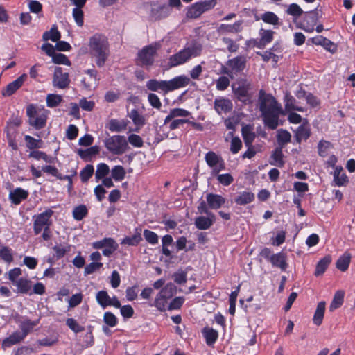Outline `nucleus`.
I'll return each mask as SVG.
<instances>
[{"instance_id": "obj_59", "label": "nucleus", "mask_w": 355, "mask_h": 355, "mask_svg": "<svg viewBox=\"0 0 355 355\" xmlns=\"http://www.w3.org/2000/svg\"><path fill=\"white\" fill-rule=\"evenodd\" d=\"M52 60L57 64H64L67 66H71V61L67 56L60 53H55L52 57Z\"/></svg>"}, {"instance_id": "obj_61", "label": "nucleus", "mask_w": 355, "mask_h": 355, "mask_svg": "<svg viewBox=\"0 0 355 355\" xmlns=\"http://www.w3.org/2000/svg\"><path fill=\"white\" fill-rule=\"evenodd\" d=\"M185 299L184 297H175L173 298L168 305V310H179L183 305Z\"/></svg>"}, {"instance_id": "obj_10", "label": "nucleus", "mask_w": 355, "mask_h": 355, "mask_svg": "<svg viewBox=\"0 0 355 355\" xmlns=\"http://www.w3.org/2000/svg\"><path fill=\"white\" fill-rule=\"evenodd\" d=\"M275 32L272 30L260 28L259 31V39L252 38L246 41V45L251 47H257L260 49H264L274 40Z\"/></svg>"}, {"instance_id": "obj_58", "label": "nucleus", "mask_w": 355, "mask_h": 355, "mask_svg": "<svg viewBox=\"0 0 355 355\" xmlns=\"http://www.w3.org/2000/svg\"><path fill=\"white\" fill-rule=\"evenodd\" d=\"M203 12L198 3V2L193 3L187 12V17L189 18H198L199 17Z\"/></svg>"}, {"instance_id": "obj_2", "label": "nucleus", "mask_w": 355, "mask_h": 355, "mask_svg": "<svg viewBox=\"0 0 355 355\" xmlns=\"http://www.w3.org/2000/svg\"><path fill=\"white\" fill-rule=\"evenodd\" d=\"M89 54L97 67L105 65L110 54L108 39L103 34L96 33L89 40Z\"/></svg>"}, {"instance_id": "obj_57", "label": "nucleus", "mask_w": 355, "mask_h": 355, "mask_svg": "<svg viewBox=\"0 0 355 355\" xmlns=\"http://www.w3.org/2000/svg\"><path fill=\"white\" fill-rule=\"evenodd\" d=\"M83 8H74L72 11L73 17L78 26L81 27L84 24V12Z\"/></svg>"}, {"instance_id": "obj_30", "label": "nucleus", "mask_w": 355, "mask_h": 355, "mask_svg": "<svg viewBox=\"0 0 355 355\" xmlns=\"http://www.w3.org/2000/svg\"><path fill=\"white\" fill-rule=\"evenodd\" d=\"M260 19H262V21L268 24L272 25V26H279V18L278 16L273 12L271 11H266L264 13H263L261 16V17H259L257 16L255 17L256 21L259 20Z\"/></svg>"}, {"instance_id": "obj_41", "label": "nucleus", "mask_w": 355, "mask_h": 355, "mask_svg": "<svg viewBox=\"0 0 355 355\" xmlns=\"http://www.w3.org/2000/svg\"><path fill=\"white\" fill-rule=\"evenodd\" d=\"M128 116L132 119L133 123L139 128L143 127L146 123V119L144 116L139 114L137 109L131 110L128 114Z\"/></svg>"}, {"instance_id": "obj_9", "label": "nucleus", "mask_w": 355, "mask_h": 355, "mask_svg": "<svg viewBox=\"0 0 355 355\" xmlns=\"http://www.w3.org/2000/svg\"><path fill=\"white\" fill-rule=\"evenodd\" d=\"M26 115L28 117V124L36 130L42 129L46 126L47 116L44 114H39L35 105L31 104L27 106Z\"/></svg>"}, {"instance_id": "obj_23", "label": "nucleus", "mask_w": 355, "mask_h": 355, "mask_svg": "<svg viewBox=\"0 0 355 355\" xmlns=\"http://www.w3.org/2000/svg\"><path fill=\"white\" fill-rule=\"evenodd\" d=\"M334 182L338 187L345 186L349 182V178L341 166H336L334 172Z\"/></svg>"}, {"instance_id": "obj_50", "label": "nucleus", "mask_w": 355, "mask_h": 355, "mask_svg": "<svg viewBox=\"0 0 355 355\" xmlns=\"http://www.w3.org/2000/svg\"><path fill=\"white\" fill-rule=\"evenodd\" d=\"M94 172V166L92 164H87L80 172V178L82 182H87L92 178Z\"/></svg>"}, {"instance_id": "obj_36", "label": "nucleus", "mask_w": 355, "mask_h": 355, "mask_svg": "<svg viewBox=\"0 0 355 355\" xmlns=\"http://www.w3.org/2000/svg\"><path fill=\"white\" fill-rule=\"evenodd\" d=\"M242 137L245 146H251L256 137L255 133L250 125H245L241 129Z\"/></svg>"}, {"instance_id": "obj_60", "label": "nucleus", "mask_w": 355, "mask_h": 355, "mask_svg": "<svg viewBox=\"0 0 355 355\" xmlns=\"http://www.w3.org/2000/svg\"><path fill=\"white\" fill-rule=\"evenodd\" d=\"M66 324L71 331L75 333L82 332L85 330V327L80 325L78 322L72 318L67 319Z\"/></svg>"}, {"instance_id": "obj_21", "label": "nucleus", "mask_w": 355, "mask_h": 355, "mask_svg": "<svg viewBox=\"0 0 355 355\" xmlns=\"http://www.w3.org/2000/svg\"><path fill=\"white\" fill-rule=\"evenodd\" d=\"M242 24H243V21L241 20L236 21L233 24H222L218 28V32L220 34H225V33L236 34L241 31Z\"/></svg>"}, {"instance_id": "obj_38", "label": "nucleus", "mask_w": 355, "mask_h": 355, "mask_svg": "<svg viewBox=\"0 0 355 355\" xmlns=\"http://www.w3.org/2000/svg\"><path fill=\"white\" fill-rule=\"evenodd\" d=\"M168 300L162 294L158 293L155 297L153 303L151 304L150 306L156 307L157 309L161 312H164L168 309Z\"/></svg>"}, {"instance_id": "obj_25", "label": "nucleus", "mask_w": 355, "mask_h": 355, "mask_svg": "<svg viewBox=\"0 0 355 355\" xmlns=\"http://www.w3.org/2000/svg\"><path fill=\"white\" fill-rule=\"evenodd\" d=\"M270 262L272 266L279 268L282 271H285L288 267L286 255L282 252L273 254Z\"/></svg>"}, {"instance_id": "obj_35", "label": "nucleus", "mask_w": 355, "mask_h": 355, "mask_svg": "<svg viewBox=\"0 0 355 355\" xmlns=\"http://www.w3.org/2000/svg\"><path fill=\"white\" fill-rule=\"evenodd\" d=\"M277 141L278 147L284 148L287 144L291 141V133L284 129H279L277 134Z\"/></svg>"}, {"instance_id": "obj_39", "label": "nucleus", "mask_w": 355, "mask_h": 355, "mask_svg": "<svg viewBox=\"0 0 355 355\" xmlns=\"http://www.w3.org/2000/svg\"><path fill=\"white\" fill-rule=\"evenodd\" d=\"M345 293L343 291H337L334 296V298L330 304L329 310L334 311V310L340 307L344 302Z\"/></svg>"}, {"instance_id": "obj_64", "label": "nucleus", "mask_w": 355, "mask_h": 355, "mask_svg": "<svg viewBox=\"0 0 355 355\" xmlns=\"http://www.w3.org/2000/svg\"><path fill=\"white\" fill-rule=\"evenodd\" d=\"M230 85V80L227 76H220L216 81V87L218 91L225 90Z\"/></svg>"}, {"instance_id": "obj_28", "label": "nucleus", "mask_w": 355, "mask_h": 355, "mask_svg": "<svg viewBox=\"0 0 355 355\" xmlns=\"http://www.w3.org/2000/svg\"><path fill=\"white\" fill-rule=\"evenodd\" d=\"M283 148L276 147L272 151L270 161V164L273 166L282 168L284 166L285 162L284 160V155L282 153Z\"/></svg>"}, {"instance_id": "obj_1", "label": "nucleus", "mask_w": 355, "mask_h": 355, "mask_svg": "<svg viewBox=\"0 0 355 355\" xmlns=\"http://www.w3.org/2000/svg\"><path fill=\"white\" fill-rule=\"evenodd\" d=\"M259 111L263 123L270 130H275L279 125L280 115H284L282 105L270 94H266L263 89L259 92Z\"/></svg>"}, {"instance_id": "obj_54", "label": "nucleus", "mask_w": 355, "mask_h": 355, "mask_svg": "<svg viewBox=\"0 0 355 355\" xmlns=\"http://www.w3.org/2000/svg\"><path fill=\"white\" fill-rule=\"evenodd\" d=\"M110 168L107 164L104 163H101L97 165V169L95 173V178L97 180L103 179L105 178V176L109 173Z\"/></svg>"}, {"instance_id": "obj_17", "label": "nucleus", "mask_w": 355, "mask_h": 355, "mask_svg": "<svg viewBox=\"0 0 355 355\" xmlns=\"http://www.w3.org/2000/svg\"><path fill=\"white\" fill-rule=\"evenodd\" d=\"M171 8L167 4H163L156 8H153L150 10V16L155 20H160L166 18L170 15Z\"/></svg>"}, {"instance_id": "obj_46", "label": "nucleus", "mask_w": 355, "mask_h": 355, "mask_svg": "<svg viewBox=\"0 0 355 355\" xmlns=\"http://www.w3.org/2000/svg\"><path fill=\"white\" fill-rule=\"evenodd\" d=\"M167 300L173 297L177 293V286L171 282L166 284L159 292Z\"/></svg>"}, {"instance_id": "obj_53", "label": "nucleus", "mask_w": 355, "mask_h": 355, "mask_svg": "<svg viewBox=\"0 0 355 355\" xmlns=\"http://www.w3.org/2000/svg\"><path fill=\"white\" fill-rule=\"evenodd\" d=\"M62 101V98L59 94H49L46 96V105L49 107H55Z\"/></svg>"}, {"instance_id": "obj_49", "label": "nucleus", "mask_w": 355, "mask_h": 355, "mask_svg": "<svg viewBox=\"0 0 355 355\" xmlns=\"http://www.w3.org/2000/svg\"><path fill=\"white\" fill-rule=\"evenodd\" d=\"M286 13L288 15L293 16L294 17L293 19L298 21V17L304 13V11L298 4L293 3L288 6L286 10Z\"/></svg>"}, {"instance_id": "obj_5", "label": "nucleus", "mask_w": 355, "mask_h": 355, "mask_svg": "<svg viewBox=\"0 0 355 355\" xmlns=\"http://www.w3.org/2000/svg\"><path fill=\"white\" fill-rule=\"evenodd\" d=\"M247 60L243 55H237L226 62V65L221 67V73L234 78L246 67Z\"/></svg>"}, {"instance_id": "obj_4", "label": "nucleus", "mask_w": 355, "mask_h": 355, "mask_svg": "<svg viewBox=\"0 0 355 355\" xmlns=\"http://www.w3.org/2000/svg\"><path fill=\"white\" fill-rule=\"evenodd\" d=\"M202 48L198 45H191L185 47L178 53L172 55L168 58V66L170 67H177L188 62L191 58L199 56Z\"/></svg>"}, {"instance_id": "obj_48", "label": "nucleus", "mask_w": 355, "mask_h": 355, "mask_svg": "<svg viewBox=\"0 0 355 355\" xmlns=\"http://www.w3.org/2000/svg\"><path fill=\"white\" fill-rule=\"evenodd\" d=\"M24 140L26 147L30 150L40 148L43 146L42 139H37L30 135H25Z\"/></svg>"}, {"instance_id": "obj_37", "label": "nucleus", "mask_w": 355, "mask_h": 355, "mask_svg": "<svg viewBox=\"0 0 355 355\" xmlns=\"http://www.w3.org/2000/svg\"><path fill=\"white\" fill-rule=\"evenodd\" d=\"M351 261V254L345 252L343 255H341L336 261V268L342 272L346 271L350 264Z\"/></svg>"}, {"instance_id": "obj_44", "label": "nucleus", "mask_w": 355, "mask_h": 355, "mask_svg": "<svg viewBox=\"0 0 355 355\" xmlns=\"http://www.w3.org/2000/svg\"><path fill=\"white\" fill-rule=\"evenodd\" d=\"M110 298L108 293L104 290L99 291L96 294V300L103 309L109 306Z\"/></svg>"}, {"instance_id": "obj_18", "label": "nucleus", "mask_w": 355, "mask_h": 355, "mask_svg": "<svg viewBox=\"0 0 355 355\" xmlns=\"http://www.w3.org/2000/svg\"><path fill=\"white\" fill-rule=\"evenodd\" d=\"M233 105L232 101L225 98H216L214 101V109L219 114L227 113L232 110Z\"/></svg>"}, {"instance_id": "obj_14", "label": "nucleus", "mask_w": 355, "mask_h": 355, "mask_svg": "<svg viewBox=\"0 0 355 355\" xmlns=\"http://www.w3.org/2000/svg\"><path fill=\"white\" fill-rule=\"evenodd\" d=\"M216 221L215 215L213 213L208 214L207 216H198L195 218L194 224L200 230H208Z\"/></svg>"}, {"instance_id": "obj_43", "label": "nucleus", "mask_w": 355, "mask_h": 355, "mask_svg": "<svg viewBox=\"0 0 355 355\" xmlns=\"http://www.w3.org/2000/svg\"><path fill=\"white\" fill-rule=\"evenodd\" d=\"M37 324V322L32 321L28 318L21 321L20 324L21 331L19 333L26 338Z\"/></svg>"}, {"instance_id": "obj_34", "label": "nucleus", "mask_w": 355, "mask_h": 355, "mask_svg": "<svg viewBox=\"0 0 355 355\" xmlns=\"http://www.w3.org/2000/svg\"><path fill=\"white\" fill-rule=\"evenodd\" d=\"M325 305L326 304L323 301L320 302L317 305V308L313 318V322L317 326H320L322 322L325 311Z\"/></svg>"}, {"instance_id": "obj_45", "label": "nucleus", "mask_w": 355, "mask_h": 355, "mask_svg": "<svg viewBox=\"0 0 355 355\" xmlns=\"http://www.w3.org/2000/svg\"><path fill=\"white\" fill-rule=\"evenodd\" d=\"M222 157L220 155H218L214 151H209L205 154V159L210 168H215L217 166L218 162L221 159Z\"/></svg>"}, {"instance_id": "obj_6", "label": "nucleus", "mask_w": 355, "mask_h": 355, "mask_svg": "<svg viewBox=\"0 0 355 355\" xmlns=\"http://www.w3.org/2000/svg\"><path fill=\"white\" fill-rule=\"evenodd\" d=\"M104 144L107 150L115 155H121L129 148L128 141L122 135L110 136L105 140Z\"/></svg>"}, {"instance_id": "obj_29", "label": "nucleus", "mask_w": 355, "mask_h": 355, "mask_svg": "<svg viewBox=\"0 0 355 355\" xmlns=\"http://www.w3.org/2000/svg\"><path fill=\"white\" fill-rule=\"evenodd\" d=\"M284 107L286 112H291L296 110L299 112H304V108L298 107L295 105V98L288 92H286L284 96Z\"/></svg>"}, {"instance_id": "obj_40", "label": "nucleus", "mask_w": 355, "mask_h": 355, "mask_svg": "<svg viewBox=\"0 0 355 355\" xmlns=\"http://www.w3.org/2000/svg\"><path fill=\"white\" fill-rule=\"evenodd\" d=\"M330 263L331 257L329 256H326L321 259L316 265L314 275L316 277L323 275Z\"/></svg>"}, {"instance_id": "obj_47", "label": "nucleus", "mask_w": 355, "mask_h": 355, "mask_svg": "<svg viewBox=\"0 0 355 355\" xmlns=\"http://www.w3.org/2000/svg\"><path fill=\"white\" fill-rule=\"evenodd\" d=\"M60 37L61 34L55 25H53L49 31H46L43 34V39L44 40H50L53 42H58Z\"/></svg>"}, {"instance_id": "obj_3", "label": "nucleus", "mask_w": 355, "mask_h": 355, "mask_svg": "<svg viewBox=\"0 0 355 355\" xmlns=\"http://www.w3.org/2000/svg\"><path fill=\"white\" fill-rule=\"evenodd\" d=\"M189 78L184 75H181L175 76L169 80L150 79L146 82V87L152 92L167 94L169 92L186 87L189 85Z\"/></svg>"}, {"instance_id": "obj_27", "label": "nucleus", "mask_w": 355, "mask_h": 355, "mask_svg": "<svg viewBox=\"0 0 355 355\" xmlns=\"http://www.w3.org/2000/svg\"><path fill=\"white\" fill-rule=\"evenodd\" d=\"M254 194L248 190L240 192L234 198V202L238 205H245L251 203L254 200Z\"/></svg>"}, {"instance_id": "obj_56", "label": "nucleus", "mask_w": 355, "mask_h": 355, "mask_svg": "<svg viewBox=\"0 0 355 355\" xmlns=\"http://www.w3.org/2000/svg\"><path fill=\"white\" fill-rule=\"evenodd\" d=\"M94 344V338L92 334L91 327L89 331L83 336L82 339V347L84 348H88L93 346Z\"/></svg>"}, {"instance_id": "obj_16", "label": "nucleus", "mask_w": 355, "mask_h": 355, "mask_svg": "<svg viewBox=\"0 0 355 355\" xmlns=\"http://www.w3.org/2000/svg\"><path fill=\"white\" fill-rule=\"evenodd\" d=\"M206 200L208 207L211 209H218L226 202V200L221 195L209 193L206 195Z\"/></svg>"}, {"instance_id": "obj_62", "label": "nucleus", "mask_w": 355, "mask_h": 355, "mask_svg": "<svg viewBox=\"0 0 355 355\" xmlns=\"http://www.w3.org/2000/svg\"><path fill=\"white\" fill-rule=\"evenodd\" d=\"M144 236L146 241L152 245H155L158 243L159 237L158 235L149 230H144Z\"/></svg>"}, {"instance_id": "obj_51", "label": "nucleus", "mask_w": 355, "mask_h": 355, "mask_svg": "<svg viewBox=\"0 0 355 355\" xmlns=\"http://www.w3.org/2000/svg\"><path fill=\"white\" fill-rule=\"evenodd\" d=\"M0 259L8 263L13 261L12 250L8 246H3L0 248Z\"/></svg>"}, {"instance_id": "obj_63", "label": "nucleus", "mask_w": 355, "mask_h": 355, "mask_svg": "<svg viewBox=\"0 0 355 355\" xmlns=\"http://www.w3.org/2000/svg\"><path fill=\"white\" fill-rule=\"evenodd\" d=\"M222 42L227 45V51L230 53L236 52L239 48V44L230 37H223Z\"/></svg>"}, {"instance_id": "obj_15", "label": "nucleus", "mask_w": 355, "mask_h": 355, "mask_svg": "<svg viewBox=\"0 0 355 355\" xmlns=\"http://www.w3.org/2000/svg\"><path fill=\"white\" fill-rule=\"evenodd\" d=\"M311 136V129L309 124L302 123L294 131V139L295 143L300 144L304 140H307Z\"/></svg>"}, {"instance_id": "obj_20", "label": "nucleus", "mask_w": 355, "mask_h": 355, "mask_svg": "<svg viewBox=\"0 0 355 355\" xmlns=\"http://www.w3.org/2000/svg\"><path fill=\"white\" fill-rule=\"evenodd\" d=\"M103 322L106 325H103L102 327L103 331L106 334L108 335L110 332V330L109 329V327H114L118 324L119 320L116 316L110 311H106L103 314Z\"/></svg>"}, {"instance_id": "obj_24", "label": "nucleus", "mask_w": 355, "mask_h": 355, "mask_svg": "<svg viewBox=\"0 0 355 355\" xmlns=\"http://www.w3.org/2000/svg\"><path fill=\"white\" fill-rule=\"evenodd\" d=\"M15 286H17V293L25 295H32V282L24 277L18 279Z\"/></svg>"}, {"instance_id": "obj_42", "label": "nucleus", "mask_w": 355, "mask_h": 355, "mask_svg": "<svg viewBox=\"0 0 355 355\" xmlns=\"http://www.w3.org/2000/svg\"><path fill=\"white\" fill-rule=\"evenodd\" d=\"M89 211L85 205H79L75 207L72 211V216L74 220L77 221L82 220L88 215Z\"/></svg>"}, {"instance_id": "obj_32", "label": "nucleus", "mask_w": 355, "mask_h": 355, "mask_svg": "<svg viewBox=\"0 0 355 355\" xmlns=\"http://www.w3.org/2000/svg\"><path fill=\"white\" fill-rule=\"evenodd\" d=\"M100 152V148L98 146H93L87 149H79L78 155L81 159L89 161L92 157L98 155Z\"/></svg>"}, {"instance_id": "obj_11", "label": "nucleus", "mask_w": 355, "mask_h": 355, "mask_svg": "<svg viewBox=\"0 0 355 355\" xmlns=\"http://www.w3.org/2000/svg\"><path fill=\"white\" fill-rule=\"evenodd\" d=\"M157 54V48L153 45L144 46L138 53L137 64L140 66L149 67L153 64L155 56Z\"/></svg>"}, {"instance_id": "obj_12", "label": "nucleus", "mask_w": 355, "mask_h": 355, "mask_svg": "<svg viewBox=\"0 0 355 355\" xmlns=\"http://www.w3.org/2000/svg\"><path fill=\"white\" fill-rule=\"evenodd\" d=\"M28 76L26 73H23L17 79L8 83L5 87L2 88L1 93L3 97H10L15 94L16 92L19 89L27 80Z\"/></svg>"}, {"instance_id": "obj_8", "label": "nucleus", "mask_w": 355, "mask_h": 355, "mask_svg": "<svg viewBox=\"0 0 355 355\" xmlns=\"http://www.w3.org/2000/svg\"><path fill=\"white\" fill-rule=\"evenodd\" d=\"M51 209H46L43 212L35 215L33 218V232L35 235L40 234L46 227L52 225L51 217L53 215Z\"/></svg>"}, {"instance_id": "obj_19", "label": "nucleus", "mask_w": 355, "mask_h": 355, "mask_svg": "<svg viewBox=\"0 0 355 355\" xmlns=\"http://www.w3.org/2000/svg\"><path fill=\"white\" fill-rule=\"evenodd\" d=\"M28 192L22 188L17 187L9 193V199L15 205H19L28 197Z\"/></svg>"}, {"instance_id": "obj_31", "label": "nucleus", "mask_w": 355, "mask_h": 355, "mask_svg": "<svg viewBox=\"0 0 355 355\" xmlns=\"http://www.w3.org/2000/svg\"><path fill=\"white\" fill-rule=\"evenodd\" d=\"M202 333L209 346L213 345L218 340V332L213 328L205 327L202 329Z\"/></svg>"}, {"instance_id": "obj_7", "label": "nucleus", "mask_w": 355, "mask_h": 355, "mask_svg": "<svg viewBox=\"0 0 355 355\" xmlns=\"http://www.w3.org/2000/svg\"><path fill=\"white\" fill-rule=\"evenodd\" d=\"M303 17L299 21L293 19L297 28L304 30L306 33H312L319 20V15L317 9L303 13Z\"/></svg>"}, {"instance_id": "obj_26", "label": "nucleus", "mask_w": 355, "mask_h": 355, "mask_svg": "<svg viewBox=\"0 0 355 355\" xmlns=\"http://www.w3.org/2000/svg\"><path fill=\"white\" fill-rule=\"evenodd\" d=\"M141 228L137 227L135 229V234L132 236H125L121 242V245H128L129 246H137L142 241Z\"/></svg>"}, {"instance_id": "obj_52", "label": "nucleus", "mask_w": 355, "mask_h": 355, "mask_svg": "<svg viewBox=\"0 0 355 355\" xmlns=\"http://www.w3.org/2000/svg\"><path fill=\"white\" fill-rule=\"evenodd\" d=\"M115 241L112 238H104L101 241H97L92 243V247L94 249H101L103 248L113 247L115 244Z\"/></svg>"}, {"instance_id": "obj_13", "label": "nucleus", "mask_w": 355, "mask_h": 355, "mask_svg": "<svg viewBox=\"0 0 355 355\" xmlns=\"http://www.w3.org/2000/svg\"><path fill=\"white\" fill-rule=\"evenodd\" d=\"M70 83L69 76L67 72H64L60 67H56L53 78V85L59 89H66Z\"/></svg>"}, {"instance_id": "obj_22", "label": "nucleus", "mask_w": 355, "mask_h": 355, "mask_svg": "<svg viewBox=\"0 0 355 355\" xmlns=\"http://www.w3.org/2000/svg\"><path fill=\"white\" fill-rule=\"evenodd\" d=\"M24 337L19 333V331H14L8 337L2 340L1 347L3 349L17 345L24 340Z\"/></svg>"}, {"instance_id": "obj_55", "label": "nucleus", "mask_w": 355, "mask_h": 355, "mask_svg": "<svg viewBox=\"0 0 355 355\" xmlns=\"http://www.w3.org/2000/svg\"><path fill=\"white\" fill-rule=\"evenodd\" d=\"M112 176L116 181H121L125 178V171L120 165L115 166L112 169Z\"/></svg>"}, {"instance_id": "obj_33", "label": "nucleus", "mask_w": 355, "mask_h": 355, "mask_svg": "<svg viewBox=\"0 0 355 355\" xmlns=\"http://www.w3.org/2000/svg\"><path fill=\"white\" fill-rule=\"evenodd\" d=\"M128 121L125 120L111 119L107 125L108 129L111 132H120L126 129Z\"/></svg>"}]
</instances>
